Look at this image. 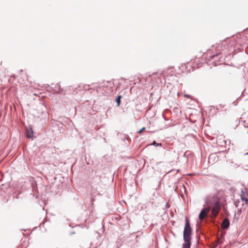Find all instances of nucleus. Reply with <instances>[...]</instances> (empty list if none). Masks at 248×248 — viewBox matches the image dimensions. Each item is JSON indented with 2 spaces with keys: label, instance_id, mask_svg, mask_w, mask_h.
Segmentation results:
<instances>
[{
  "label": "nucleus",
  "instance_id": "2",
  "mask_svg": "<svg viewBox=\"0 0 248 248\" xmlns=\"http://www.w3.org/2000/svg\"><path fill=\"white\" fill-rule=\"evenodd\" d=\"M192 234V229L190 227V222L187 218L183 232V238L185 242H191V235Z\"/></svg>",
  "mask_w": 248,
  "mask_h": 248
},
{
  "label": "nucleus",
  "instance_id": "7",
  "mask_svg": "<svg viewBox=\"0 0 248 248\" xmlns=\"http://www.w3.org/2000/svg\"><path fill=\"white\" fill-rule=\"evenodd\" d=\"M241 198L242 201L245 202L246 204L248 203V198H246L245 195H242Z\"/></svg>",
  "mask_w": 248,
  "mask_h": 248
},
{
  "label": "nucleus",
  "instance_id": "6",
  "mask_svg": "<svg viewBox=\"0 0 248 248\" xmlns=\"http://www.w3.org/2000/svg\"><path fill=\"white\" fill-rule=\"evenodd\" d=\"M216 156H217L216 154H213L210 155L209 157V162H210L211 160H214L216 158Z\"/></svg>",
  "mask_w": 248,
  "mask_h": 248
},
{
  "label": "nucleus",
  "instance_id": "4",
  "mask_svg": "<svg viewBox=\"0 0 248 248\" xmlns=\"http://www.w3.org/2000/svg\"><path fill=\"white\" fill-rule=\"evenodd\" d=\"M230 225V222L227 218H225L222 223V228L224 229H227Z\"/></svg>",
  "mask_w": 248,
  "mask_h": 248
},
{
  "label": "nucleus",
  "instance_id": "12",
  "mask_svg": "<svg viewBox=\"0 0 248 248\" xmlns=\"http://www.w3.org/2000/svg\"><path fill=\"white\" fill-rule=\"evenodd\" d=\"M173 170H173V169H172V170H170V171H169V173H170V172H171V171H173Z\"/></svg>",
  "mask_w": 248,
  "mask_h": 248
},
{
  "label": "nucleus",
  "instance_id": "9",
  "mask_svg": "<svg viewBox=\"0 0 248 248\" xmlns=\"http://www.w3.org/2000/svg\"><path fill=\"white\" fill-rule=\"evenodd\" d=\"M151 145H154L155 146H161L162 144L161 143H156L155 141H154L153 143L151 144Z\"/></svg>",
  "mask_w": 248,
  "mask_h": 248
},
{
  "label": "nucleus",
  "instance_id": "5",
  "mask_svg": "<svg viewBox=\"0 0 248 248\" xmlns=\"http://www.w3.org/2000/svg\"><path fill=\"white\" fill-rule=\"evenodd\" d=\"M185 244L183 245V248H190L191 242H185Z\"/></svg>",
  "mask_w": 248,
  "mask_h": 248
},
{
  "label": "nucleus",
  "instance_id": "10",
  "mask_svg": "<svg viewBox=\"0 0 248 248\" xmlns=\"http://www.w3.org/2000/svg\"><path fill=\"white\" fill-rule=\"evenodd\" d=\"M145 127L142 128L140 130V131H139V133L140 134H141L145 130Z\"/></svg>",
  "mask_w": 248,
  "mask_h": 248
},
{
  "label": "nucleus",
  "instance_id": "3",
  "mask_svg": "<svg viewBox=\"0 0 248 248\" xmlns=\"http://www.w3.org/2000/svg\"><path fill=\"white\" fill-rule=\"evenodd\" d=\"M33 131L32 127L30 125L29 127L27 129L26 131V136L28 138H31L33 137Z\"/></svg>",
  "mask_w": 248,
  "mask_h": 248
},
{
  "label": "nucleus",
  "instance_id": "11",
  "mask_svg": "<svg viewBox=\"0 0 248 248\" xmlns=\"http://www.w3.org/2000/svg\"><path fill=\"white\" fill-rule=\"evenodd\" d=\"M184 96L186 97H187V98H190V95H188V94H185V95H184Z\"/></svg>",
  "mask_w": 248,
  "mask_h": 248
},
{
  "label": "nucleus",
  "instance_id": "8",
  "mask_svg": "<svg viewBox=\"0 0 248 248\" xmlns=\"http://www.w3.org/2000/svg\"><path fill=\"white\" fill-rule=\"evenodd\" d=\"M122 96L121 95H119L117 97V98H116V101L117 103V106H120V103H121V98Z\"/></svg>",
  "mask_w": 248,
  "mask_h": 248
},
{
  "label": "nucleus",
  "instance_id": "1",
  "mask_svg": "<svg viewBox=\"0 0 248 248\" xmlns=\"http://www.w3.org/2000/svg\"><path fill=\"white\" fill-rule=\"evenodd\" d=\"M204 206L206 207H205L202 210L199 216V217L201 220H202L206 216L208 213L211 209V207H212L211 213L214 217L217 216L220 209L219 200L216 198L207 199L205 202V205Z\"/></svg>",
  "mask_w": 248,
  "mask_h": 248
},
{
  "label": "nucleus",
  "instance_id": "13",
  "mask_svg": "<svg viewBox=\"0 0 248 248\" xmlns=\"http://www.w3.org/2000/svg\"><path fill=\"white\" fill-rule=\"evenodd\" d=\"M177 172H178L179 171V170H176Z\"/></svg>",
  "mask_w": 248,
  "mask_h": 248
}]
</instances>
